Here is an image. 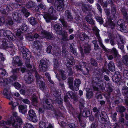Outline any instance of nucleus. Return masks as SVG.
Returning <instances> with one entry per match:
<instances>
[{
	"label": "nucleus",
	"mask_w": 128,
	"mask_h": 128,
	"mask_svg": "<svg viewBox=\"0 0 128 128\" xmlns=\"http://www.w3.org/2000/svg\"><path fill=\"white\" fill-rule=\"evenodd\" d=\"M48 13L45 14L44 16V17L47 22H50L51 20H56L57 19L56 16L51 14H54L55 13V11L53 7H50L49 9Z\"/></svg>",
	"instance_id": "nucleus-1"
},
{
	"label": "nucleus",
	"mask_w": 128,
	"mask_h": 128,
	"mask_svg": "<svg viewBox=\"0 0 128 128\" xmlns=\"http://www.w3.org/2000/svg\"><path fill=\"white\" fill-rule=\"evenodd\" d=\"M3 94L4 96L10 100H13L11 93L9 89L5 88L3 91ZM9 104L12 106V108L13 109L18 105L17 102H14L13 101H11L9 103Z\"/></svg>",
	"instance_id": "nucleus-2"
},
{
	"label": "nucleus",
	"mask_w": 128,
	"mask_h": 128,
	"mask_svg": "<svg viewBox=\"0 0 128 128\" xmlns=\"http://www.w3.org/2000/svg\"><path fill=\"white\" fill-rule=\"evenodd\" d=\"M27 118L28 120L34 122H37L38 119L36 113L32 109H30L28 111Z\"/></svg>",
	"instance_id": "nucleus-3"
},
{
	"label": "nucleus",
	"mask_w": 128,
	"mask_h": 128,
	"mask_svg": "<svg viewBox=\"0 0 128 128\" xmlns=\"http://www.w3.org/2000/svg\"><path fill=\"white\" fill-rule=\"evenodd\" d=\"M15 116V118L16 119V121L12 120L10 122L11 124H12V126L15 128H17L19 127L22 124V119L18 116H17L16 113H14Z\"/></svg>",
	"instance_id": "nucleus-4"
},
{
	"label": "nucleus",
	"mask_w": 128,
	"mask_h": 128,
	"mask_svg": "<svg viewBox=\"0 0 128 128\" xmlns=\"http://www.w3.org/2000/svg\"><path fill=\"white\" fill-rule=\"evenodd\" d=\"M66 95L67 96H65L64 98V100L66 103L67 106L70 107H72V105L70 104V102L68 100V98L72 99L74 97L75 94L72 92L70 91L66 93Z\"/></svg>",
	"instance_id": "nucleus-5"
},
{
	"label": "nucleus",
	"mask_w": 128,
	"mask_h": 128,
	"mask_svg": "<svg viewBox=\"0 0 128 128\" xmlns=\"http://www.w3.org/2000/svg\"><path fill=\"white\" fill-rule=\"evenodd\" d=\"M1 33H3L4 36L7 37L10 40H15V36L9 30H0V35Z\"/></svg>",
	"instance_id": "nucleus-6"
},
{
	"label": "nucleus",
	"mask_w": 128,
	"mask_h": 128,
	"mask_svg": "<svg viewBox=\"0 0 128 128\" xmlns=\"http://www.w3.org/2000/svg\"><path fill=\"white\" fill-rule=\"evenodd\" d=\"M93 30L95 32L96 35L98 39L99 44L104 50H106V49L105 46L102 44L101 38L100 36V35L99 34V32L100 31L99 30H98L96 27H94L93 28Z\"/></svg>",
	"instance_id": "nucleus-7"
},
{
	"label": "nucleus",
	"mask_w": 128,
	"mask_h": 128,
	"mask_svg": "<svg viewBox=\"0 0 128 128\" xmlns=\"http://www.w3.org/2000/svg\"><path fill=\"white\" fill-rule=\"evenodd\" d=\"M12 9V6L11 5L7 4L6 6H2L0 8V12L3 14H6Z\"/></svg>",
	"instance_id": "nucleus-8"
},
{
	"label": "nucleus",
	"mask_w": 128,
	"mask_h": 128,
	"mask_svg": "<svg viewBox=\"0 0 128 128\" xmlns=\"http://www.w3.org/2000/svg\"><path fill=\"white\" fill-rule=\"evenodd\" d=\"M40 62L39 68L40 70L44 72L46 71L48 66L47 63L43 60H41Z\"/></svg>",
	"instance_id": "nucleus-9"
},
{
	"label": "nucleus",
	"mask_w": 128,
	"mask_h": 128,
	"mask_svg": "<svg viewBox=\"0 0 128 128\" xmlns=\"http://www.w3.org/2000/svg\"><path fill=\"white\" fill-rule=\"evenodd\" d=\"M54 5L58 11H62L64 8V4L62 1L59 2L58 0H56L55 2Z\"/></svg>",
	"instance_id": "nucleus-10"
},
{
	"label": "nucleus",
	"mask_w": 128,
	"mask_h": 128,
	"mask_svg": "<svg viewBox=\"0 0 128 128\" xmlns=\"http://www.w3.org/2000/svg\"><path fill=\"white\" fill-rule=\"evenodd\" d=\"M92 12L94 14L95 12L92 10L90 11L89 12L88 14L85 17L86 20L87 22L91 24L94 23V22L91 18L92 15Z\"/></svg>",
	"instance_id": "nucleus-11"
},
{
	"label": "nucleus",
	"mask_w": 128,
	"mask_h": 128,
	"mask_svg": "<svg viewBox=\"0 0 128 128\" xmlns=\"http://www.w3.org/2000/svg\"><path fill=\"white\" fill-rule=\"evenodd\" d=\"M14 66H20L22 65V62L19 58L16 56L14 57L12 62Z\"/></svg>",
	"instance_id": "nucleus-12"
},
{
	"label": "nucleus",
	"mask_w": 128,
	"mask_h": 128,
	"mask_svg": "<svg viewBox=\"0 0 128 128\" xmlns=\"http://www.w3.org/2000/svg\"><path fill=\"white\" fill-rule=\"evenodd\" d=\"M12 16L13 19L16 22H20L22 20L21 15L20 14L17 12L13 13Z\"/></svg>",
	"instance_id": "nucleus-13"
},
{
	"label": "nucleus",
	"mask_w": 128,
	"mask_h": 128,
	"mask_svg": "<svg viewBox=\"0 0 128 128\" xmlns=\"http://www.w3.org/2000/svg\"><path fill=\"white\" fill-rule=\"evenodd\" d=\"M81 84V82L80 80L78 79H76L74 81V86H73V90H74L77 91L78 90L79 87Z\"/></svg>",
	"instance_id": "nucleus-14"
},
{
	"label": "nucleus",
	"mask_w": 128,
	"mask_h": 128,
	"mask_svg": "<svg viewBox=\"0 0 128 128\" xmlns=\"http://www.w3.org/2000/svg\"><path fill=\"white\" fill-rule=\"evenodd\" d=\"M3 47L5 48H12L13 46V44L12 43L11 41H6V39L4 40L2 44Z\"/></svg>",
	"instance_id": "nucleus-15"
},
{
	"label": "nucleus",
	"mask_w": 128,
	"mask_h": 128,
	"mask_svg": "<svg viewBox=\"0 0 128 128\" xmlns=\"http://www.w3.org/2000/svg\"><path fill=\"white\" fill-rule=\"evenodd\" d=\"M121 76L118 72H116L112 77V80L114 82L118 83L120 80Z\"/></svg>",
	"instance_id": "nucleus-16"
},
{
	"label": "nucleus",
	"mask_w": 128,
	"mask_h": 128,
	"mask_svg": "<svg viewBox=\"0 0 128 128\" xmlns=\"http://www.w3.org/2000/svg\"><path fill=\"white\" fill-rule=\"evenodd\" d=\"M19 48L22 53L23 58H26L27 56L28 50L24 47L22 46L19 47Z\"/></svg>",
	"instance_id": "nucleus-17"
},
{
	"label": "nucleus",
	"mask_w": 128,
	"mask_h": 128,
	"mask_svg": "<svg viewBox=\"0 0 128 128\" xmlns=\"http://www.w3.org/2000/svg\"><path fill=\"white\" fill-rule=\"evenodd\" d=\"M41 35L43 37H46V38L50 39L52 38V34L49 33L44 30H42L41 32Z\"/></svg>",
	"instance_id": "nucleus-18"
},
{
	"label": "nucleus",
	"mask_w": 128,
	"mask_h": 128,
	"mask_svg": "<svg viewBox=\"0 0 128 128\" xmlns=\"http://www.w3.org/2000/svg\"><path fill=\"white\" fill-rule=\"evenodd\" d=\"M60 32V34H58L62 35V40L64 41L68 40V39L67 32L65 30L62 31V30Z\"/></svg>",
	"instance_id": "nucleus-19"
},
{
	"label": "nucleus",
	"mask_w": 128,
	"mask_h": 128,
	"mask_svg": "<svg viewBox=\"0 0 128 128\" xmlns=\"http://www.w3.org/2000/svg\"><path fill=\"white\" fill-rule=\"evenodd\" d=\"M94 82L96 83L99 86H100L102 84V79L98 77H95L93 78Z\"/></svg>",
	"instance_id": "nucleus-20"
},
{
	"label": "nucleus",
	"mask_w": 128,
	"mask_h": 128,
	"mask_svg": "<svg viewBox=\"0 0 128 128\" xmlns=\"http://www.w3.org/2000/svg\"><path fill=\"white\" fill-rule=\"evenodd\" d=\"M68 62L66 64V66L67 67L70 66L74 64L75 63V60L72 57L70 58L67 59Z\"/></svg>",
	"instance_id": "nucleus-21"
},
{
	"label": "nucleus",
	"mask_w": 128,
	"mask_h": 128,
	"mask_svg": "<svg viewBox=\"0 0 128 128\" xmlns=\"http://www.w3.org/2000/svg\"><path fill=\"white\" fill-rule=\"evenodd\" d=\"M54 28L57 34H60V31L62 30V28L60 25L56 24L54 26Z\"/></svg>",
	"instance_id": "nucleus-22"
},
{
	"label": "nucleus",
	"mask_w": 128,
	"mask_h": 128,
	"mask_svg": "<svg viewBox=\"0 0 128 128\" xmlns=\"http://www.w3.org/2000/svg\"><path fill=\"white\" fill-rule=\"evenodd\" d=\"M84 51L85 53H88L91 50L90 46L88 44H85L84 45Z\"/></svg>",
	"instance_id": "nucleus-23"
},
{
	"label": "nucleus",
	"mask_w": 128,
	"mask_h": 128,
	"mask_svg": "<svg viewBox=\"0 0 128 128\" xmlns=\"http://www.w3.org/2000/svg\"><path fill=\"white\" fill-rule=\"evenodd\" d=\"M18 108L20 112L23 114L25 113L26 112L27 106L26 105H20L18 106Z\"/></svg>",
	"instance_id": "nucleus-24"
},
{
	"label": "nucleus",
	"mask_w": 128,
	"mask_h": 128,
	"mask_svg": "<svg viewBox=\"0 0 128 128\" xmlns=\"http://www.w3.org/2000/svg\"><path fill=\"white\" fill-rule=\"evenodd\" d=\"M108 68L109 70L113 72L114 70L115 67L114 64L111 61H110L108 65Z\"/></svg>",
	"instance_id": "nucleus-25"
},
{
	"label": "nucleus",
	"mask_w": 128,
	"mask_h": 128,
	"mask_svg": "<svg viewBox=\"0 0 128 128\" xmlns=\"http://www.w3.org/2000/svg\"><path fill=\"white\" fill-rule=\"evenodd\" d=\"M38 86L40 89L42 90H44L46 88L45 83L42 81H38Z\"/></svg>",
	"instance_id": "nucleus-26"
},
{
	"label": "nucleus",
	"mask_w": 128,
	"mask_h": 128,
	"mask_svg": "<svg viewBox=\"0 0 128 128\" xmlns=\"http://www.w3.org/2000/svg\"><path fill=\"white\" fill-rule=\"evenodd\" d=\"M86 62H80L79 64V66L77 65L75 66V68L77 69V70H81L82 69V66L84 67L86 66Z\"/></svg>",
	"instance_id": "nucleus-27"
},
{
	"label": "nucleus",
	"mask_w": 128,
	"mask_h": 128,
	"mask_svg": "<svg viewBox=\"0 0 128 128\" xmlns=\"http://www.w3.org/2000/svg\"><path fill=\"white\" fill-rule=\"evenodd\" d=\"M110 52L114 54L115 58H118L120 57V56L118 54V51L115 48H113Z\"/></svg>",
	"instance_id": "nucleus-28"
},
{
	"label": "nucleus",
	"mask_w": 128,
	"mask_h": 128,
	"mask_svg": "<svg viewBox=\"0 0 128 128\" xmlns=\"http://www.w3.org/2000/svg\"><path fill=\"white\" fill-rule=\"evenodd\" d=\"M33 44L34 48H36V49L38 50L40 48L41 45L40 42L38 41H34Z\"/></svg>",
	"instance_id": "nucleus-29"
},
{
	"label": "nucleus",
	"mask_w": 128,
	"mask_h": 128,
	"mask_svg": "<svg viewBox=\"0 0 128 128\" xmlns=\"http://www.w3.org/2000/svg\"><path fill=\"white\" fill-rule=\"evenodd\" d=\"M86 90L87 91L86 96L88 98H90L93 96L92 92L91 90L88 88H86Z\"/></svg>",
	"instance_id": "nucleus-30"
},
{
	"label": "nucleus",
	"mask_w": 128,
	"mask_h": 128,
	"mask_svg": "<svg viewBox=\"0 0 128 128\" xmlns=\"http://www.w3.org/2000/svg\"><path fill=\"white\" fill-rule=\"evenodd\" d=\"M50 100L46 99L45 100L46 103L48 105L47 106H46L48 109L49 110H53L54 108L50 104Z\"/></svg>",
	"instance_id": "nucleus-31"
},
{
	"label": "nucleus",
	"mask_w": 128,
	"mask_h": 128,
	"mask_svg": "<svg viewBox=\"0 0 128 128\" xmlns=\"http://www.w3.org/2000/svg\"><path fill=\"white\" fill-rule=\"evenodd\" d=\"M79 38L81 40L83 41L84 40L88 38V37L84 33H82L80 34Z\"/></svg>",
	"instance_id": "nucleus-32"
},
{
	"label": "nucleus",
	"mask_w": 128,
	"mask_h": 128,
	"mask_svg": "<svg viewBox=\"0 0 128 128\" xmlns=\"http://www.w3.org/2000/svg\"><path fill=\"white\" fill-rule=\"evenodd\" d=\"M23 32L21 29H19L17 30L16 34L17 36H20V38L21 40H22L23 38Z\"/></svg>",
	"instance_id": "nucleus-33"
},
{
	"label": "nucleus",
	"mask_w": 128,
	"mask_h": 128,
	"mask_svg": "<svg viewBox=\"0 0 128 128\" xmlns=\"http://www.w3.org/2000/svg\"><path fill=\"white\" fill-rule=\"evenodd\" d=\"M73 79L72 78H68V82L69 84V86L70 88L72 90H73Z\"/></svg>",
	"instance_id": "nucleus-34"
},
{
	"label": "nucleus",
	"mask_w": 128,
	"mask_h": 128,
	"mask_svg": "<svg viewBox=\"0 0 128 128\" xmlns=\"http://www.w3.org/2000/svg\"><path fill=\"white\" fill-rule=\"evenodd\" d=\"M28 20L30 23L32 25H34L37 23V21L34 17H31L30 18L28 19Z\"/></svg>",
	"instance_id": "nucleus-35"
},
{
	"label": "nucleus",
	"mask_w": 128,
	"mask_h": 128,
	"mask_svg": "<svg viewBox=\"0 0 128 128\" xmlns=\"http://www.w3.org/2000/svg\"><path fill=\"white\" fill-rule=\"evenodd\" d=\"M74 44L72 43L70 44V48L72 52H73L75 55H76L77 54V53L76 52L75 49L74 48Z\"/></svg>",
	"instance_id": "nucleus-36"
},
{
	"label": "nucleus",
	"mask_w": 128,
	"mask_h": 128,
	"mask_svg": "<svg viewBox=\"0 0 128 128\" xmlns=\"http://www.w3.org/2000/svg\"><path fill=\"white\" fill-rule=\"evenodd\" d=\"M122 61L126 66H128V56L127 54L123 56Z\"/></svg>",
	"instance_id": "nucleus-37"
},
{
	"label": "nucleus",
	"mask_w": 128,
	"mask_h": 128,
	"mask_svg": "<svg viewBox=\"0 0 128 128\" xmlns=\"http://www.w3.org/2000/svg\"><path fill=\"white\" fill-rule=\"evenodd\" d=\"M116 110L117 112H122L126 110V108L122 106H119L116 108Z\"/></svg>",
	"instance_id": "nucleus-38"
},
{
	"label": "nucleus",
	"mask_w": 128,
	"mask_h": 128,
	"mask_svg": "<svg viewBox=\"0 0 128 128\" xmlns=\"http://www.w3.org/2000/svg\"><path fill=\"white\" fill-rule=\"evenodd\" d=\"M111 86V85L109 83L106 85V87L108 88L107 91L108 94V96L110 95V93L112 92V91Z\"/></svg>",
	"instance_id": "nucleus-39"
},
{
	"label": "nucleus",
	"mask_w": 128,
	"mask_h": 128,
	"mask_svg": "<svg viewBox=\"0 0 128 128\" xmlns=\"http://www.w3.org/2000/svg\"><path fill=\"white\" fill-rule=\"evenodd\" d=\"M92 110L94 112H96V113L95 114V116L96 117L98 118L99 117V116L101 117L100 115L98 114V112L99 110V109L96 107H94L93 108Z\"/></svg>",
	"instance_id": "nucleus-40"
},
{
	"label": "nucleus",
	"mask_w": 128,
	"mask_h": 128,
	"mask_svg": "<svg viewBox=\"0 0 128 128\" xmlns=\"http://www.w3.org/2000/svg\"><path fill=\"white\" fill-rule=\"evenodd\" d=\"M122 91L124 95L128 93V88L126 86H123L122 88Z\"/></svg>",
	"instance_id": "nucleus-41"
},
{
	"label": "nucleus",
	"mask_w": 128,
	"mask_h": 128,
	"mask_svg": "<svg viewBox=\"0 0 128 128\" xmlns=\"http://www.w3.org/2000/svg\"><path fill=\"white\" fill-rule=\"evenodd\" d=\"M54 54H56V55H58V54H60V49L59 48H56L55 47L53 48Z\"/></svg>",
	"instance_id": "nucleus-42"
},
{
	"label": "nucleus",
	"mask_w": 128,
	"mask_h": 128,
	"mask_svg": "<svg viewBox=\"0 0 128 128\" xmlns=\"http://www.w3.org/2000/svg\"><path fill=\"white\" fill-rule=\"evenodd\" d=\"M10 122L9 120L6 122L4 121H1L0 122V126H4L6 125H9L10 124Z\"/></svg>",
	"instance_id": "nucleus-43"
},
{
	"label": "nucleus",
	"mask_w": 128,
	"mask_h": 128,
	"mask_svg": "<svg viewBox=\"0 0 128 128\" xmlns=\"http://www.w3.org/2000/svg\"><path fill=\"white\" fill-rule=\"evenodd\" d=\"M33 81L32 76H28L26 79H25V81L28 84L31 83Z\"/></svg>",
	"instance_id": "nucleus-44"
},
{
	"label": "nucleus",
	"mask_w": 128,
	"mask_h": 128,
	"mask_svg": "<svg viewBox=\"0 0 128 128\" xmlns=\"http://www.w3.org/2000/svg\"><path fill=\"white\" fill-rule=\"evenodd\" d=\"M45 76H46L47 78L48 79V81L50 82L52 84H53L54 83V82L52 80L50 74L48 72H46L45 74Z\"/></svg>",
	"instance_id": "nucleus-45"
},
{
	"label": "nucleus",
	"mask_w": 128,
	"mask_h": 128,
	"mask_svg": "<svg viewBox=\"0 0 128 128\" xmlns=\"http://www.w3.org/2000/svg\"><path fill=\"white\" fill-rule=\"evenodd\" d=\"M46 124L45 122L41 121L39 122V127L40 128H46Z\"/></svg>",
	"instance_id": "nucleus-46"
},
{
	"label": "nucleus",
	"mask_w": 128,
	"mask_h": 128,
	"mask_svg": "<svg viewBox=\"0 0 128 128\" xmlns=\"http://www.w3.org/2000/svg\"><path fill=\"white\" fill-rule=\"evenodd\" d=\"M81 71L83 74L84 75H87L89 74V71L88 69L86 68L83 67Z\"/></svg>",
	"instance_id": "nucleus-47"
},
{
	"label": "nucleus",
	"mask_w": 128,
	"mask_h": 128,
	"mask_svg": "<svg viewBox=\"0 0 128 128\" xmlns=\"http://www.w3.org/2000/svg\"><path fill=\"white\" fill-rule=\"evenodd\" d=\"M66 12L68 20L70 21L72 20L73 18L71 16V13L68 11H66Z\"/></svg>",
	"instance_id": "nucleus-48"
},
{
	"label": "nucleus",
	"mask_w": 128,
	"mask_h": 128,
	"mask_svg": "<svg viewBox=\"0 0 128 128\" xmlns=\"http://www.w3.org/2000/svg\"><path fill=\"white\" fill-rule=\"evenodd\" d=\"M68 67V68L67 69L66 72L68 74V75L71 76L73 74V72L72 69L70 67Z\"/></svg>",
	"instance_id": "nucleus-49"
},
{
	"label": "nucleus",
	"mask_w": 128,
	"mask_h": 128,
	"mask_svg": "<svg viewBox=\"0 0 128 128\" xmlns=\"http://www.w3.org/2000/svg\"><path fill=\"white\" fill-rule=\"evenodd\" d=\"M123 13L124 19L125 20V21L128 23V16L126 12V11H124Z\"/></svg>",
	"instance_id": "nucleus-50"
},
{
	"label": "nucleus",
	"mask_w": 128,
	"mask_h": 128,
	"mask_svg": "<svg viewBox=\"0 0 128 128\" xmlns=\"http://www.w3.org/2000/svg\"><path fill=\"white\" fill-rule=\"evenodd\" d=\"M59 20L61 22L64 27L66 28L67 25V24L65 21L64 20L63 18H60Z\"/></svg>",
	"instance_id": "nucleus-51"
},
{
	"label": "nucleus",
	"mask_w": 128,
	"mask_h": 128,
	"mask_svg": "<svg viewBox=\"0 0 128 128\" xmlns=\"http://www.w3.org/2000/svg\"><path fill=\"white\" fill-rule=\"evenodd\" d=\"M34 6L33 3L32 2L30 1L28 2L26 5V6L28 8H32Z\"/></svg>",
	"instance_id": "nucleus-52"
},
{
	"label": "nucleus",
	"mask_w": 128,
	"mask_h": 128,
	"mask_svg": "<svg viewBox=\"0 0 128 128\" xmlns=\"http://www.w3.org/2000/svg\"><path fill=\"white\" fill-rule=\"evenodd\" d=\"M35 77L37 82H38V81H41L40 80L42 78L36 72H35Z\"/></svg>",
	"instance_id": "nucleus-53"
},
{
	"label": "nucleus",
	"mask_w": 128,
	"mask_h": 128,
	"mask_svg": "<svg viewBox=\"0 0 128 128\" xmlns=\"http://www.w3.org/2000/svg\"><path fill=\"white\" fill-rule=\"evenodd\" d=\"M111 13L114 16L116 13V10L115 7L114 5H112V6Z\"/></svg>",
	"instance_id": "nucleus-54"
},
{
	"label": "nucleus",
	"mask_w": 128,
	"mask_h": 128,
	"mask_svg": "<svg viewBox=\"0 0 128 128\" xmlns=\"http://www.w3.org/2000/svg\"><path fill=\"white\" fill-rule=\"evenodd\" d=\"M118 26H119V28H120V29H121V30H124L126 29V27L124 25H123V24L122 23L121 24H118Z\"/></svg>",
	"instance_id": "nucleus-55"
},
{
	"label": "nucleus",
	"mask_w": 128,
	"mask_h": 128,
	"mask_svg": "<svg viewBox=\"0 0 128 128\" xmlns=\"http://www.w3.org/2000/svg\"><path fill=\"white\" fill-rule=\"evenodd\" d=\"M20 29L23 32L27 30V26L26 25H23Z\"/></svg>",
	"instance_id": "nucleus-56"
},
{
	"label": "nucleus",
	"mask_w": 128,
	"mask_h": 128,
	"mask_svg": "<svg viewBox=\"0 0 128 128\" xmlns=\"http://www.w3.org/2000/svg\"><path fill=\"white\" fill-rule=\"evenodd\" d=\"M23 128H34L33 126L29 123H26Z\"/></svg>",
	"instance_id": "nucleus-57"
},
{
	"label": "nucleus",
	"mask_w": 128,
	"mask_h": 128,
	"mask_svg": "<svg viewBox=\"0 0 128 128\" xmlns=\"http://www.w3.org/2000/svg\"><path fill=\"white\" fill-rule=\"evenodd\" d=\"M91 63L93 66H97V64L95 60L93 58L91 59Z\"/></svg>",
	"instance_id": "nucleus-58"
},
{
	"label": "nucleus",
	"mask_w": 128,
	"mask_h": 128,
	"mask_svg": "<svg viewBox=\"0 0 128 128\" xmlns=\"http://www.w3.org/2000/svg\"><path fill=\"white\" fill-rule=\"evenodd\" d=\"M13 85L15 88L17 89H18L21 86L20 84L17 82H15L14 84Z\"/></svg>",
	"instance_id": "nucleus-59"
},
{
	"label": "nucleus",
	"mask_w": 128,
	"mask_h": 128,
	"mask_svg": "<svg viewBox=\"0 0 128 128\" xmlns=\"http://www.w3.org/2000/svg\"><path fill=\"white\" fill-rule=\"evenodd\" d=\"M0 74H1L2 75L4 76H5L6 75V72L5 70L3 68H0Z\"/></svg>",
	"instance_id": "nucleus-60"
},
{
	"label": "nucleus",
	"mask_w": 128,
	"mask_h": 128,
	"mask_svg": "<svg viewBox=\"0 0 128 128\" xmlns=\"http://www.w3.org/2000/svg\"><path fill=\"white\" fill-rule=\"evenodd\" d=\"M99 2H100L102 6L106 8L107 6V3L106 2H104L102 0H98Z\"/></svg>",
	"instance_id": "nucleus-61"
},
{
	"label": "nucleus",
	"mask_w": 128,
	"mask_h": 128,
	"mask_svg": "<svg viewBox=\"0 0 128 128\" xmlns=\"http://www.w3.org/2000/svg\"><path fill=\"white\" fill-rule=\"evenodd\" d=\"M67 126L68 128H76L75 124L73 123H70L67 124Z\"/></svg>",
	"instance_id": "nucleus-62"
},
{
	"label": "nucleus",
	"mask_w": 128,
	"mask_h": 128,
	"mask_svg": "<svg viewBox=\"0 0 128 128\" xmlns=\"http://www.w3.org/2000/svg\"><path fill=\"white\" fill-rule=\"evenodd\" d=\"M62 99L60 97H58L56 99V102L59 104H62Z\"/></svg>",
	"instance_id": "nucleus-63"
},
{
	"label": "nucleus",
	"mask_w": 128,
	"mask_h": 128,
	"mask_svg": "<svg viewBox=\"0 0 128 128\" xmlns=\"http://www.w3.org/2000/svg\"><path fill=\"white\" fill-rule=\"evenodd\" d=\"M5 22V20L4 17L0 18V26L2 25Z\"/></svg>",
	"instance_id": "nucleus-64"
}]
</instances>
